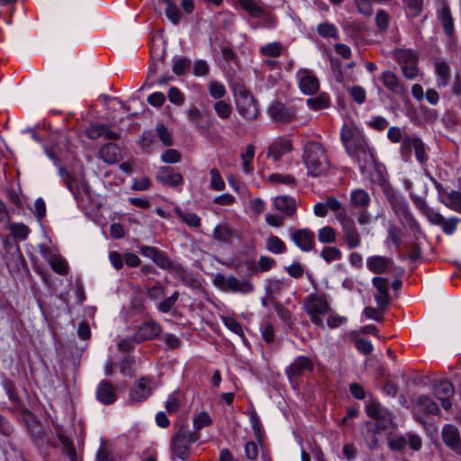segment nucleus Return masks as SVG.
Wrapping results in <instances>:
<instances>
[{
	"mask_svg": "<svg viewBox=\"0 0 461 461\" xmlns=\"http://www.w3.org/2000/svg\"><path fill=\"white\" fill-rule=\"evenodd\" d=\"M340 139L347 153L357 160L361 170L375 162L374 150L358 130L345 125L340 131Z\"/></svg>",
	"mask_w": 461,
	"mask_h": 461,
	"instance_id": "obj_1",
	"label": "nucleus"
},
{
	"mask_svg": "<svg viewBox=\"0 0 461 461\" xmlns=\"http://www.w3.org/2000/svg\"><path fill=\"white\" fill-rule=\"evenodd\" d=\"M304 164L312 176L325 174L330 168V160L324 147L316 141H309L304 146Z\"/></svg>",
	"mask_w": 461,
	"mask_h": 461,
	"instance_id": "obj_2",
	"label": "nucleus"
},
{
	"mask_svg": "<svg viewBox=\"0 0 461 461\" xmlns=\"http://www.w3.org/2000/svg\"><path fill=\"white\" fill-rule=\"evenodd\" d=\"M198 438V433L191 431L188 426H182L172 437L170 447L172 456L180 460H186L190 455V445L196 442Z\"/></svg>",
	"mask_w": 461,
	"mask_h": 461,
	"instance_id": "obj_3",
	"label": "nucleus"
},
{
	"mask_svg": "<svg viewBox=\"0 0 461 461\" xmlns=\"http://www.w3.org/2000/svg\"><path fill=\"white\" fill-rule=\"evenodd\" d=\"M235 103L238 113L245 119L254 120L258 117V104L247 89L240 88L235 92Z\"/></svg>",
	"mask_w": 461,
	"mask_h": 461,
	"instance_id": "obj_4",
	"label": "nucleus"
},
{
	"mask_svg": "<svg viewBox=\"0 0 461 461\" xmlns=\"http://www.w3.org/2000/svg\"><path fill=\"white\" fill-rule=\"evenodd\" d=\"M304 309L312 322L321 325L322 323L321 316L329 312L330 304L324 296L309 294L304 299Z\"/></svg>",
	"mask_w": 461,
	"mask_h": 461,
	"instance_id": "obj_5",
	"label": "nucleus"
},
{
	"mask_svg": "<svg viewBox=\"0 0 461 461\" xmlns=\"http://www.w3.org/2000/svg\"><path fill=\"white\" fill-rule=\"evenodd\" d=\"M267 113L270 118L276 122L288 123L296 119V109L293 106H286L279 101L273 102L269 105Z\"/></svg>",
	"mask_w": 461,
	"mask_h": 461,
	"instance_id": "obj_6",
	"label": "nucleus"
},
{
	"mask_svg": "<svg viewBox=\"0 0 461 461\" xmlns=\"http://www.w3.org/2000/svg\"><path fill=\"white\" fill-rule=\"evenodd\" d=\"M155 387L154 380L149 376H142L133 384L130 391L132 402H141L151 394Z\"/></svg>",
	"mask_w": 461,
	"mask_h": 461,
	"instance_id": "obj_7",
	"label": "nucleus"
},
{
	"mask_svg": "<svg viewBox=\"0 0 461 461\" xmlns=\"http://www.w3.org/2000/svg\"><path fill=\"white\" fill-rule=\"evenodd\" d=\"M291 240L303 252H309L313 249L314 232L309 229H292L289 231Z\"/></svg>",
	"mask_w": 461,
	"mask_h": 461,
	"instance_id": "obj_8",
	"label": "nucleus"
},
{
	"mask_svg": "<svg viewBox=\"0 0 461 461\" xmlns=\"http://www.w3.org/2000/svg\"><path fill=\"white\" fill-rule=\"evenodd\" d=\"M441 438L450 450L456 455L461 456V435L455 425L445 424L441 429Z\"/></svg>",
	"mask_w": 461,
	"mask_h": 461,
	"instance_id": "obj_9",
	"label": "nucleus"
},
{
	"mask_svg": "<svg viewBox=\"0 0 461 461\" xmlns=\"http://www.w3.org/2000/svg\"><path fill=\"white\" fill-rule=\"evenodd\" d=\"M313 368L314 365L311 358L305 356H298L286 366L285 372L289 380L293 381L303 375L305 371L312 372Z\"/></svg>",
	"mask_w": 461,
	"mask_h": 461,
	"instance_id": "obj_10",
	"label": "nucleus"
},
{
	"mask_svg": "<svg viewBox=\"0 0 461 461\" xmlns=\"http://www.w3.org/2000/svg\"><path fill=\"white\" fill-rule=\"evenodd\" d=\"M366 412L368 416L376 420L377 424L375 427L377 429L382 428L385 429L392 425L393 418L390 411L376 402H372L366 407Z\"/></svg>",
	"mask_w": 461,
	"mask_h": 461,
	"instance_id": "obj_11",
	"label": "nucleus"
},
{
	"mask_svg": "<svg viewBox=\"0 0 461 461\" xmlns=\"http://www.w3.org/2000/svg\"><path fill=\"white\" fill-rule=\"evenodd\" d=\"M296 77L299 81V87L305 95H313L319 90V80L309 69H300Z\"/></svg>",
	"mask_w": 461,
	"mask_h": 461,
	"instance_id": "obj_12",
	"label": "nucleus"
},
{
	"mask_svg": "<svg viewBox=\"0 0 461 461\" xmlns=\"http://www.w3.org/2000/svg\"><path fill=\"white\" fill-rule=\"evenodd\" d=\"M434 394L440 401L445 410H449L452 406L450 398L454 394V386L447 380H442L435 383Z\"/></svg>",
	"mask_w": 461,
	"mask_h": 461,
	"instance_id": "obj_13",
	"label": "nucleus"
},
{
	"mask_svg": "<svg viewBox=\"0 0 461 461\" xmlns=\"http://www.w3.org/2000/svg\"><path fill=\"white\" fill-rule=\"evenodd\" d=\"M372 285L376 289L375 301L379 309L384 310L389 304L388 280L384 277L375 276L372 278Z\"/></svg>",
	"mask_w": 461,
	"mask_h": 461,
	"instance_id": "obj_14",
	"label": "nucleus"
},
{
	"mask_svg": "<svg viewBox=\"0 0 461 461\" xmlns=\"http://www.w3.org/2000/svg\"><path fill=\"white\" fill-rule=\"evenodd\" d=\"M402 148L407 150L413 149L416 159L421 164H424L428 160V156L425 152V145L419 138L404 136Z\"/></svg>",
	"mask_w": 461,
	"mask_h": 461,
	"instance_id": "obj_15",
	"label": "nucleus"
},
{
	"mask_svg": "<svg viewBox=\"0 0 461 461\" xmlns=\"http://www.w3.org/2000/svg\"><path fill=\"white\" fill-rule=\"evenodd\" d=\"M157 179L164 185L176 187L184 183L183 176L174 172L169 167H161L157 172Z\"/></svg>",
	"mask_w": 461,
	"mask_h": 461,
	"instance_id": "obj_16",
	"label": "nucleus"
},
{
	"mask_svg": "<svg viewBox=\"0 0 461 461\" xmlns=\"http://www.w3.org/2000/svg\"><path fill=\"white\" fill-rule=\"evenodd\" d=\"M95 394L97 401L105 405L113 403L117 399L114 386L106 380H103L99 383Z\"/></svg>",
	"mask_w": 461,
	"mask_h": 461,
	"instance_id": "obj_17",
	"label": "nucleus"
},
{
	"mask_svg": "<svg viewBox=\"0 0 461 461\" xmlns=\"http://www.w3.org/2000/svg\"><path fill=\"white\" fill-rule=\"evenodd\" d=\"M41 256L50 264L51 269L59 275H66L68 270V266L66 260L59 255L54 253L50 249H44Z\"/></svg>",
	"mask_w": 461,
	"mask_h": 461,
	"instance_id": "obj_18",
	"label": "nucleus"
},
{
	"mask_svg": "<svg viewBox=\"0 0 461 461\" xmlns=\"http://www.w3.org/2000/svg\"><path fill=\"white\" fill-rule=\"evenodd\" d=\"M255 290L254 285L249 279H239L230 275L228 282V291L235 294H249Z\"/></svg>",
	"mask_w": 461,
	"mask_h": 461,
	"instance_id": "obj_19",
	"label": "nucleus"
},
{
	"mask_svg": "<svg viewBox=\"0 0 461 461\" xmlns=\"http://www.w3.org/2000/svg\"><path fill=\"white\" fill-rule=\"evenodd\" d=\"M160 332V325L154 321H149L147 322L142 323L139 328L136 334V340H150L156 338Z\"/></svg>",
	"mask_w": 461,
	"mask_h": 461,
	"instance_id": "obj_20",
	"label": "nucleus"
},
{
	"mask_svg": "<svg viewBox=\"0 0 461 461\" xmlns=\"http://www.w3.org/2000/svg\"><path fill=\"white\" fill-rule=\"evenodd\" d=\"M393 264V260L387 257L371 256L366 258V267L375 274L384 273Z\"/></svg>",
	"mask_w": 461,
	"mask_h": 461,
	"instance_id": "obj_21",
	"label": "nucleus"
},
{
	"mask_svg": "<svg viewBox=\"0 0 461 461\" xmlns=\"http://www.w3.org/2000/svg\"><path fill=\"white\" fill-rule=\"evenodd\" d=\"M273 204L275 208L286 216H294L296 212V201L294 197L289 195H279L274 199Z\"/></svg>",
	"mask_w": 461,
	"mask_h": 461,
	"instance_id": "obj_22",
	"label": "nucleus"
},
{
	"mask_svg": "<svg viewBox=\"0 0 461 461\" xmlns=\"http://www.w3.org/2000/svg\"><path fill=\"white\" fill-rule=\"evenodd\" d=\"M342 230L343 241L348 249H354L361 245V236L356 227L355 222L344 227Z\"/></svg>",
	"mask_w": 461,
	"mask_h": 461,
	"instance_id": "obj_23",
	"label": "nucleus"
},
{
	"mask_svg": "<svg viewBox=\"0 0 461 461\" xmlns=\"http://www.w3.org/2000/svg\"><path fill=\"white\" fill-rule=\"evenodd\" d=\"M292 149V142L289 140L282 139L275 141L269 146L267 157L272 158L275 161H277L284 154L291 151Z\"/></svg>",
	"mask_w": 461,
	"mask_h": 461,
	"instance_id": "obj_24",
	"label": "nucleus"
},
{
	"mask_svg": "<svg viewBox=\"0 0 461 461\" xmlns=\"http://www.w3.org/2000/svg\"><path fill=\"white\" fill-rule=\"evenodd\" d=\"M381 78L384 87L390 92L396 95H401L404 92L403 86L393 72L385 70L382 73Z\"/></svg>",
	"mask_w": 461,
	"mask_h": 461,
	"instance_id": "obj_25",
	"label": "nucleus"
},
{
	"mask_svg": "<svg viewBox=\"0 0 461 461\" xmlns=\"http://www.w3.org/2000/svg\"><path fill=\"white\" fill-rule=\"evenodd\" d=\"M434 67L437 75L438 87L440 88L447 86L450 77V72L447 64L441 59H437L434 62Z\"/></svg>",
	"mask_w": 461,
	"mask_h": 461,
	"instance_id": "obj_26",
	"label": "nucleus"
},
{
	"mask_svg": "<svg viewBox=\"0 0 461 461\" xmlns=\"http://www.w3.org/2000/svg\"><path fill=\"white\" fill-rule=\"evenodd\" d=\"M99 157L107 164H115L119 158V148L116 144L108 143L101 147Z\"/></svg>",
	"mask_w": 461,
	"mask_h": 461,
	"instance_id": "obj_27",
	"label": "nucleus"
},
{
	"mask_svg": "<svg viewBox=\"0 0 461 461\" xmlns=\"http://www.w3.org/2000/svg\"><path fill=\"white\" fill-rule=\"evenodd\" d=\"M417 412L437 414L439 411L438 404L428 396H420L415 404Z\"/></svg>",
	"mask_w": 461,
	"mask_h": 461,
	"instance_id": "obj_28",
	"label": "nucleus"
},
{
	"mask_svg": "<svg viewBox=\"0 0 461 461\" xmlns=\"http://www.w3.org/2000/svg\"><path fill=\"white\" fill-rule=\"evenodd\" d=\"M65 182L76 199H79L82 194L88 193L87 185L84 179H74L68 175L65 178Z\"/></svg>",
	"mask_w": 461,
	"mask_h": 461,
	"instance_id": "obj_29",
	"label": "nucleus"
},
{
	"mask_svg": "<svg viewBox=\"0 0 461 461\" xmlns=\"http://www.w3.org/2000/svg\"><path fill=\"white\" fill-rule=\"evenodd\" d=\"M371 202L368 193L363 189H355L350 194L351 204L358 209H366Z\"/></svg>",
	"mask_w": 461,
	"mask_h": 461,
	"instance_id": "obj_30",
	"label": "nucleus"
},
{
	"mask_svg": "<svg viewBox=\"0 0 461 461\" xmlns=\"http://www.w3.org/2000/svg\"><path fill=\"white\" fill-rule=\"evenodd\" d=\"M393 57L401 66L418 63L417 53L410 49H396L393 51Z\"/></svg>",
	"mask_w": 461,
	"mask_h": 461,
	"instance_id": "obj_31",
	"label": "nucleus"
},
{
	"mask_svg": "<svg viewBox=\"0 0 461 461\" xmlns=\"http://www.w3.org/2000/svg\"><path fill=\"white\" fill-rule=\"evenodd\" d=\"M266 249L268 252L280 255L286 252V246L285 242L276 235H269L266 240Z\"/></svg>",
	"mask_w": 461,
	"mask_h": 461,
	"instance_id": "obj_32",
	"label": "nucleus"
},
{
	"mask_svg": "<svg viewBox=\"0 0 461 461\" xmlns=\"http://www.w3.org/2000/svg\"><path fill=\"white\" fill-rule=\"evenodd\" d=\"M238 3L253 18H260L265 15V10L254 0H238Z\"/></svg>",
	"mask_w": 461,
	"mask_h": 461,
	"instance_id": "obj_33",
	"label": "nucleus"
},
{
	"mask_svg": "<svg viewBox=\"0 0 461 461\" xmlns=\"http://www.w3.org/2000/svg\"><path fill=\"white\" fill-rule=\"evenodd\" d=\"M320 257L323 258L326 263L330 264L334 261L341 260L343 254L337 247L326 246L321 250Z\"/></svg>",
	"mask_w": 461,
	"mask_h": 461,
	"instance_id": "obj_34",
	"label": "nucleus"
},
{
	"mask_svg": "<svg viewBox=\"0 0 461 461\" xmlns=\"http://www.w3.org/2000/svg\"><path fill=\"white\" fill-rule=\"evenodd\" d=\"M268 181L272 185H284L289 187H295L297 184L296 179L293 176L281 173L269 175Z\"/></svg>",
	"mask_w": 461,
	"mask_h": 461,
	"instance_id": "obj_35",
	"label": "nucleus"
},
{
	"mask_svg": "<svg viewBox=\"0 0 461 461\" xmlns=\"http://www.w3.org/2000/svg\"><path fill=\"white\" fill-rule=\"evenodd\" d=\"M283 46L278 41H273L262 46L259 49V54L261 56L268 58H278L282 55Z\"/></svg>",
	"mask_w": 461,
	"mask_h": 461,
	"instance_id": "obj_36",
	"label": "nucleus"
},
{
	"mask_svg": "<svg viewBox=\"0 0 461 461\" xmlns=\"http://www.w3.org/2000/svg\"><path fill=\"white\" fill-rule=\"evenodd\" d=\"M441 201L447 207L461 213V193L457 191L447 193L446 198Z\"/></svg>",
	"mask_w": 461,
	"mask_h": 461,
	"instance_id": "obj_37",
	"label": "nucleus"
},
{
	"mask_svg": "<svg viewBox=\"0 0 461 461\" xmlns=\"http://www.w3.org/2000/svg\"><path fill=\"white\" fill-rule=\"evenodd\" d=\"M317 32L321 37L323 38H332L339 39V30L338 28L329 22H324L317 26Z\"/></svg>",
	"mask_w": 461,
	"mask_h": 461,
	"instance_id": "obj_38",
	"label": "nucleus"
},
{
	"mask_svg": "<svg viewBox=\"0 0 461 461\" xmlns=\"http://www.w3.org/2000/svg\"><path fill=\"white\" fill-rule=\"evenodd\" d=\"M175 212L189 227L196 228L201 224L200 217L194 212H184L183 210L178 206L175 208Z\"/></svg>",
	"mask_w": 461,
	"mask_h": 461,
	"instance_id": "obj_39",
	"label": "nucleus"
},
{
	"mask_svg": "<svg viewBox=\"0 0 461 461\" xmlns=\"http://www.w3.org/2000/svg\"><path fill=\"white\" fill-rule=\"evenodd\" d=\"M337 230L331 226H324L318 230V240L321 243H333L337 240Z\"/></svg>",
	"mask_w": 461,
	"mask_h": 461,
	"instance_id": "obj_40",
	"label": "nucleus"
},
{
	"mask_svg": "<svg viewBox=\"0 0 461 461\" xmlns=\"http://www.w3.org/2000/svg\"><path fill=\"white\" fill-rule=\"evenodd\" d=\"M233 236V230L224 224L217 225L212 231V238L219 241H229Z\"/></svg>",
	"mask_w": 461,
	"mask_h": 461,
	"instance_id": "obj_41",
	"label": "nucleus"
},
{
	"mask_svg": "<svg viewBox=\"0 0 461 461\" xmlns=\"http://www.w3.org/2000/svg\"><path fill=\"white\" fill-rule=\"evenodd\" d=\"M167 7L165 9V14L167 18L174 24L177 25L180 22L181 14L176 4H174L171 0H162Z\"/></svg>",
	"mask_w": 461,
	"mask_h": 461,
	"instance_id": "obj_42",
	"label": "nucleus"
},
{
	"mask_svg": "<svg viewBox=\"0 0 461 461\" xmlns=\"http://www.w3.org/2000/svg\"><path fill=\"white\" fill-rule=\"evenodd\" d=\"M439 17L445 32L451 36L454 32V23L449 8L444 6L440 11Z\"/></svg>",
	"mask_w": 461,
	"mask_h": 461,
	"instance_id": "obj_43",
	"label": "nucleus"
},
{
	"mask_svg": "<svg viewBox=\"0 0 461 461\" xmlns=\"http://www.w3.org/2000/svg\"><path fill=\"white\" fill-rule=\"evenodd\" d=\"M350 336L358 352L363 355H369L373 352L374 347L370 341L362 338H357L355 332H352Z\"/></svg>",
	"mask_w": 461,
	"mask_h": 461,
	"instance_id": "obj_44",
	"label": "nucleus"
},
{
	"mask_svg": "<svg viewBox=\"0 0 461 461\" xmlns=\"http://www.w3.org/2000/svg\"><path fill=\"white\" fill-rule=\"evenodd\" d=\"M213 109L217 116L221 120L229 119L233 112L231 105L223 100L217 101L213 105Z\"/></svg>",
	"mask_w": 461,
	"mask_h": 461,
	"instance_id": "obj_45",
	"label": "nucleus"
},
{
	"mask_svg": "<svg viewBox=\"0 0 461 461\" xmlns=\"http://www.w3.org/2000/svg\"><path fill=\"white\" fill-rule=\"evenodd\" d=\"M283 288V282L279 279H268L265 285L267 296L272 300L280 293Z\"/></svg>",
	"mask_w": 461,
	"mask_h": 461,
	"instance_id": "obj_46",
	"label": "nucleus"
},
{
	"mask_svg": "<svg viewBox=\"0 0 461 461\" xmlns=\"http://www.w3.org/2000/svg\"><path fill=\"white\" fill-rule=\"evenodd\" d=\"M59 438L62 445V451L66 454L70 461H78L76 450L72 445V442L64 435L59 434Z\"/></svg>",
	"mask_w": 461,
	"mask_h": 461,
	"instance_id": "obj_47",
	"label": "nucleus"
},
{
	"mask_svg": "<svg viewBox=\"0 0 461 461\" xmlns=\"http://www.w3.org/2000/svg\"><path fill=\"white\" fill-rule=\"evenodd\" d=\"M212 419L210 415L206 411H202L194 416L193 420L194 429L196 430L195 432L201 430L202 429L208 427L212 424Z\"/></svg>",
	"mask_w": 461,
	"mask_h": 461,
	"instance_id": "obj_48",
	"label": "nucleus"
},
{
	"mask_svg": "<svg viewBox=\"0 0 461 461\" xmlns=\"http://www.w3.org/2000/svg\"><path fill=\"white\" fill-rule=\"evenodd\" d=\"M9 230L14 238L21 240H26L30 233V229L25 224L20 222L12 223Z\"/></svg>",
	"mask_w": 461,
	"mask_h": 461,
	"instance_id": "obj_49",
	"label": "nucleus"
},
{
	"mask_svg": "<svg viewBox=\"0 0 461 461\" xmlns=\"http://www.w3.org/2000/svg\"><path fill=\"white\" fill-rule=\"evenodd\" d=\"M255 155V148L252 145H248L246 151L241 155L242 158V167L246 174L251 173L253 167L251 166V161Z\"/></svg>",
	"mask_w": 461,
	"mask_h": 461,
	"instance_id": "obj_50",
	"label": "nucleus"
},
{
	"mask_svg": "<svg viewBox=\"0 0 461 461\" xmlns=\"http://www.w3.org/2000/svg\"><path fill=\"white\" fill-rule=\"evenodd\" d=\"M190 66H191L190 59H188L187 58H185V57H177L174 59V64H173L172 69L176 75L181 76L187 71V69L190 68Z\"/></svg>",
	"mask_w": 461,
	"mask_h": 461,
	"instance_id": "obj_51",
	"label": "nucleus"
},
{
	"mask_svg": "<svg viewBox=\"0 0 461 461\" xmlns=\"http://www.w3.org/2000/svg\"><path fill=\"white\" fill-rule=\"evenodd\" d=\"M210 95L214 99H221L226 95V89L222 83L212 81L208 85Z\"/></svg>",
	"mask_w": 461,
	"mask_h": 461,
	"instance_id": "obj_52",
	"label": "nucleus"
},
{
	"mask_svg": "<svg viewBox=\"0 0 461 461\" xmlns=\"http://www.w3.org/2000/svg\"><path fill=\"white\" fill-rule=\"evenodd\" d=\"M402 231L395 225H390L387 230V239L391 240L396 249L402 244Z\"/></svg>",
	"mask_w": 461,
	"mask_h": 461,
	"instance_id": "obj_53",
	"label": "nucleus"
},
{
	"mask_svg": "<svg viewBox=\"0 0 461 461\" xmlns=\"http://www.w3.org/2000/svg\"><path fill=\"white\" fill-rule=\"evenodd\" d=\"M276 265V260L268 256H260L258 261L257 267L253 270L254 273L258 271L267 272L269 271Z\"/></svg>",
	"mask_w": 461,
	"mask_h": 461,
	"instance_id": "obj_54",
	"label": "nucleus"
},
{
	"mask_svg": "<svg viewBox=\"0 0 461 461\" xmlns=\"http://www.w3.org/2000/svg\"><path fill=\"white\" fill-rule=\"evenodd\" d=\"M156 131L161 142L165 146H171L173 144L171 133L163 123H158L156 125Z\"/></svg>",
	"mask_w": 461,
	"mask_h": 461,
	"instance_id": "obj_55",
	"label": "nucleus"
},
{
	"mask_svg": "<svg viewBox=\"0 0 461 461\" xmlns=\"http://www.w3.org/2000/svg\"><path fill=\"white\" fill-rule=\"evenodd\" d=\"M181 405V399L178 393L169 394L166 402V410L168 413L176 412Z\"/></svg>",
	"mask_w": 461,
	"mask_h": 461,
	"instance_id": "obj_56",
	"label": "nucleus"
},
{
	"mask_svg": "<svg viewBox=\"0 0 461 461\" xmlns=\"http://www.w3.org/2000/svg\"><path fill=\"white\" fill-rule=\"evenodd\" d=\"M309 107L313 110L325 109L329 106L330 101L326 96L319 95L313 98H309L306 101Z\"/></svg>",
	"mask_w": 461,
	"mask_h": 461,
	"instance_id": "obj_57",
	"label": "nucleus"
},
{
	"mask_svg": "<svg viewBox=\"0 0 461 461\" xmlns=\"http://www.w3.org/2000/svg\"><path fill=\"white\" fill-rule=\"evenodd\" d=\"M153 262L160 268L169 270L174 267L171 259L161 250L158 251Z\"/></svg>",
	"mask_w": 461,
	"mask_h": 461,
	"instance_id": "obj_58",
	"label": "nucleus"
},
{
	"mask_svg": "<svg viewBox=\"0 0 461 461\" xmlns=\"http://www.w3.org/2000/svg\"><path fill=\"white\" fill-rule=\"evenodd\" d=\"M211 175V185L216 191H221L225 187V183L217 168H212L210 171Z\"/></svg>",
	"mask_w": 461,
	"mask_h": 461,
	"instance_id": "obj_59",
	"label": "nucleus"
},
{
	"mask_svg": "<svg viewBox=\"0 0 461 461\" xmlns=\"http://www.w3.org/2000/svg\"><path fill=\"white\" fill-rule=\"evenodd\" d=\"M135 360L133 357H126L120 364V371L122 375L127 376H132L134 375L133 366Z\"/></svg>",
	"mask_w": 461,
	"mask_h": 461,
	"instance_id": "obj_60",
	"label": "nucleus"
},
{
	"mask_svg": "<svg viewBox=\"0 0 461 461\" xmlns=\"http://www.w3.org/2000/svg\"><path fill=\"white\" fill-rule=\"evenodd\" d=\"M349 94L353 100L358 104H362L366 102V93L361 86H354L349 89Z\"/></svg>",
	"mask_w": 461,
	"mask_h": 461,
	"instance_id": "obj_61",
	"label": "nucleus"
},
{
	"mask_svg": "<svg viewBox=\"0 0 461 461\" xmlns=\"http://www.w3.org/2000/svg\"><path fill=\"white\" fill-rule=\"evenodd\" d=\"M223 323L227 329H229L233 333L239 335L240 337H243V330L240 322H238L234 318L231 317H224Z\"/></svg>",
	"mask_w": 461,
	"mask_h": 461,
	"instance_id": "obj_62",
	"label": "nucleus"
},
{
	"mask_svg": "<svg viewBox=\"0 0 461 461\" xmlns=\"http://www.w3.org/2000/svg\"><path fill=\"white\" fill-rule=\"evenodd\" d=\"M178 296H179L178 292H176V291L174 292V294L172 295H170L169 297L166 298L165 300H163L159 303L158 309L160 312H165V313L170 312V310L172 309V307L174 306V304L177 301Z\"/></svg>",
	"mask_w": 461,
	"mask_h": 461,
	"instance_id": "obj_63",
	"label": "nucleus"
},
{
	"mask_svg": "<svg viewBox=\"0 0 461 461\" xmlns=\"http://www.w3.org/2000/svg\"><path fill=\"white\" fill-rule=\"evenodd\" d=\"M188 120L197 127L200 126V121L203 118L202 111L197 107H192L185 111Z\"/></svg>",
	"mask_w": 461,
	"mask_h": 461,
	"instance_id": "obj_64",
	"label": "nucleus"
}]
</instances>
